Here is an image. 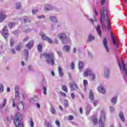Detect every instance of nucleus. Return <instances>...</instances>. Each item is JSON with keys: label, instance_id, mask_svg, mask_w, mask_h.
<instances>
[{"label": "nucleus", "instance_id": "f257e3e1", "mask_svg": "<svg viewBox=\"0 0 127 127\" xmlns=\"http://www.w3.org/2000/svg\"><path fill=\"white\" fill-rule=\"evenodd\" d=\"M100 12L101 15V17L100 18V21L101 22L102 28L104 31H106L107 30V29L106 28V25H105V23L103 22V15L105 22H107V23H108L107 28V30H108V31H110L111 33V39L113 43V45L115 46V47L116 48H119L120 47L119 46V44H120V42L116 41V40H115V38L114 37V34L112 33V31L111 30V20L108 19V11H107V7H103L102 11V10H101Z\"/></svg>", "mask_w": 127, "mask_h": 127}, {"label": "nucleus", "instance_id": "f03ea898", "mask_svg": "<svg viewBox=\"0 0 127 127\" xmlns=\"http://www.w3.org/2000/svg\"><path fill=\"white\" fill-rule=\"evenodd\" d=\"M43 56L45 57L46 59V62L49 65H53L54 64V54L53 53H44L43 54Z\"/></svg>", "mask_w": 127, "mask_h": 127}, {"label": "nucleus", "instance_id": "7ed1b4c3", "mask_svg": "<svg viewBox=\"0 0 127 127\" xmlns=\"http://www.w3.org/2000/svg\"><path fill=\"white\" fill-rule=\"evenodd\" d=\"M22 120V116L20 114L18 113L14 120L15 126L16 127H24V124L21 122Z\"/></svg>", "mask_w": 127, "mask_h": 127}, {"label": "nucleus", "instance_id": "20e7f679", "mask_svg": "<svg viewBox=\"0 0 127 127\" xmlns=\"http://www.w3.org/2000/svg\"><path fill=\"white\" fill-rule=\"evenodd\" d=\"M39 34L42 39V40H44L45 41H47L50 43V44H52L53 43V41H52V40L50 39L48 36H46L45 34V33L43 32H40L39 33Z\"/></svg>", "mask_w": 127, "mask_h": 127}, {"label": "nucleus", "instance_id": "39448f33", "mask_svg": "<svg viewBox=\"0 0 127 127\" xmlns=\"http://www.w3.org/2000/svg\"><path fill=\"white\" fill-rule=\"evenodd\" d=\"M106 123V115L105 113H101V116L99 119V126L100 127H105V123Z\"/></svg>", "mask_w": 127, "mask_h": 127}, {"label": "nucleus", "instance_id": "423d86ee", "mask_svg": "<svg viewBox=\"0 0 127 127\" xmlns=\"http://www.w3.org/2000/svg\"><path fill=\"white\" fill-rule=\"evenodd\" d=\"M1 33L4 38H7V37H8V30H7V27L5 26L3 28V30L1 31Z\"/></svg>", "mask_w": 127, "mask_h": 127}, {"label": "nucleus", "instance_id": "0eeeda50", "mask_svg": "<svg viewBox=\"0 0 127 127\" xmlns=\"http://www.w3.org/2000/svg\"><path fill=\"white\" fill-rule=\"evenodd\" d=\"M103 44L105 49L107 51V53H109L110 52V49H109V47L108 46V40H107V38L104 37Z\"/></svg>", "mask_w": 127, "mask_h": 127}, {"label": "nucleus", "instance_id": "6e6552de", "mask_svg": "<svg viewBox=\"0 0 127 127\" xmlns=\"http://www.w3.org/2000/svg\"><path fill=\"white\" fill-rule=\"evenodd\" d=\"M45 9L46 11H51L54 9V6L49 4H46L45 5Z\"/></svg>", "mask_w": 127, "mask_h": 127}, {"label": "nucleus", "instance_id": "1a4fd4ad", "mask_svg": "<svg viewBox=\"0 0 127 127\" xmlns=\"http://www.w3.org/2000/svg\"><path fill=\"white\" fill-rule=\"evenodd\" d=\"M33 45H34V42H33V40H31L25 45V47H26L29 50H31V48L33 47Z\"/></svg>", "mask_w": 127, "mask_h": 127}, {"label": "nucleus", "instance_id": "9d476101", "mask_svg": "<svg viewBox=\"0 0 127 127\" xmlns=\"http://www.w3.org/2000/svg\"><path fill=\"white\" fill-rule=\"evenodd\" d=\"M119 117L122 123H125L126 122V118H125V114L123 111H120L119 113Z\"/></svg>", "mask_w": 127, "mask_h": 127}, {"label": "nucleus", "instance_id": "9b49d317", "mask_svg": "<svg viewBox=\"0 0 127 127\" xmlns=\"http://www.w3.org/2000/svg\"><path fill=\"white\" fill-rule=\"evenodd\" d=\"M92 73V70L90 69L87 68L84 72L83 75L84 77H88V76H90Z\"/></svg>", "mask_w": 127, "mask_h": 127}, {"label": "nucleus", "instance_id": "f8f14e48", "mask_svg": "<svg viewBox=\"0 0 127 127\" xmlns=\"http://www.w3.org/2000/svg\"><path fill=\"white\" fill-rule=\"evenodd\" d=\"M58 37L62 41V40L65 39V38L67 37V35L65 34V33H60L58 34Z\"/></svg>", "mask_w": 127, "mask_h": 127}, {"label": "nucleus", "instance_id": "ddd939ff", "mask_svg": "<svg viewBox=\"0 0 127 127\" xmlns=\"http://www.w3.org/2000/svg\"><path fill=\"white\" fill-rule=\"evenodd\" d=\"M104 76L107 79L110 77V69L109 68L104 69Z\"/></svg>", "mask_w": 127, "mask_h": 127}, {"label": "nucleus", "instance_id": "4468645a", "mask_svg": "<svg viewBox=\"0 0 127 127\" xmlns=\"http://www.w3.org/2000/svg\"><path fill=\"white\" fill-rule=\"evenodd\" d=\"M23 20L25 23H30L31 21V18L25 16H24Z\"/></svg>", "mask_w": 127, "mask_h": 127}, {"label": "nucleus", "instance_id": "2eb2a0df", "mask_svg": "<svg viewBox=\"0 0 127 127\" xmlns=\"http://www.w3.org/2000/svg\"><path fill=\"white\" fill-rule=\"evenodd\" d=\"M6 17H7V16L5 14H2V12L0 13V22H2L4 19H5Z\"/></svg>", "mask_w": 127, "mask_h": 127}, {"label": "nucleus", "instance_id": "dca6fc26", "mask_svg": "<svg viewBox=\"0 0 127 127\" xmlns=\"http://www.w3.org/2000/svg\"><path fill=\"white\" fill-rule=\"evenodd\" d=\"M24 54L25 56V61L27 62V60H28V56L29 55V52H28V50L25 49L24 50Z\"/></svg>", "mask_w": 127, "mask_h": 127}, {"label": "nucleus", "instance_id": "f3484780", "mask_svg": "<svg viewBox=\"0 0 127 127\" xmlns=\"http://www.w3.org/2000/svg\"><path fill=\"white\" fill-rule=\"evenodd\" d=\"M95 40V37L92 35V34H90L88 35V37L87 39V42H91V41H93Z\"/></svg>", "mask_w": 127, "mask_h": 127}, {"label": "nucleus", "instance_id": "a211bd4d", "mask_svg": "<svg viewBox=\"0 0 127 127\" xmlns=\"http://www.w3.org/2000/svg\"><path fill=\"white\" fill-rule=\"evenodd\" d=\"M96 29L99 36H102V30H101V26H100V25H98Z\"/></svg>", "mask_w": 127, "mask_h": 127}, {"label": "nucleus", "instance_id": "6ab92c4d", "mask_svg": "<svg viewBox=\"0 0 127 127\" xmlns=\"http://www.w3.org/2000/svg\"><path fill=\"white\" fill-rule=\"evenodd\" d=\"M17 110H19V111H23V110H24V106L21 103H19L17 107Z\"/></svg>", "mask_w": 127, "mask_h": 127}, {"label": "nucleus", "instance_id": "aec40b11", "mask_svg": "<svg viewBox=\"0 0 127 127\" xmlns=\"http://www.w3.org/2000/svg\"><path fill=\"white\" fill-rule=\"evenodd\" d=\"M70 89H71V91H74L75 87L76 88V89H78V86L77 85V84H76V83L74 84L73 83H70Z\"/></svg>", "mask_w": 127, "mask_h": 127}, {"label": "nucleus", "instance_id": "412c9836", "mask_svg": "<svg viewBox=\"0 0 127 127\" xmlns=\"http://www.w3.org/2000/svg\"><path fill=\"white\" fill-rule=\"evenodd\" d=\"M50 19L52 22L56 23L58 21L57 17L55 16H51L50 17Z\"/></svg>", "mask_w": 127, "mask_h": 127}, {"label": "nucleus", "instance_id": "4be33fe9", "mask_svg": "<svg viewBox=\"0 0 127 127\" xmlns=\"http://www.w3.org/2000/svg\"><path fill=\"white\" fill-rule=\"evenodd\" d=\"M122 63L123 65V71L125 72L126 77H127V68L126 67V64L124 63V61H122Z\"/></svg>", "mask_w": 127, "mask_h": 127}, {"label": "nucleus", "instance_id": "5701e85b", "mask_svg": "<svg viewBox=\"0 0 127 127\" xmlns=\"http://www.w3.org/2000/svg\"><path fill=\"white\" fill-rule=\"evenodd\" d=\"M98 90L99 92V93H101V94H105L106 93V90H105V88L103 86H99L98 88Z\"/></svg>", "mask_w": 127, "mask_h": 127}, {"label": "nucleus", "instance_id": "b1692460", "mask_svg": "<svg viewBox=\"0 0 127 127\" xmlns=\"http://www.w3.org/2000/svg\"><path fill=\"white\" fill-rule=\"evenodd\" d=\"M23 47V45H22V43H19L18 45H17L15 47V49L17 51H20V50H21V48H22Z\"/></svg>", "mask_w": 127, "mask_h": 127}, {"label": "nucleus", "instance_id": "393cba45", "mask_svg": "<svg viewBox=\"0 0 127 127\" xmlns=\"http://www.w3.org/2000/svg\"><path fill=\"white\" fill-rule=\"evenodd\" d=\"M62 42L63 44H67V43H69V42H70V39H69V38H67V37H66L65 38H64L63 40H62Z\"/></svg>", "mask_w": 127, "mask_h": 127}, {"label": "nucleus", "instance_id": "a878e982", "mask_svg": "<svg viewBox=\"0 0 127 127\" xmlns=\"http://www.w3.org/2000/svg\"><path fill=\"white\" fill-rule=\"evenodd\" d=\"M58 71L60 77H63V76L64 75V72H63V70H62V67H61V66H59Z\"/></svg>", "mask_w": 127, "mask_h": 127}, {"label": "nucleus", "instance_id": "bb28decb", "mask_svg": "<svg viewBox=\"0 0 127 127\" xmlns=\"http://www.w3.org/2000/svg\"><path fill=\"white\" fill-rule=\"evenodd\" d=\"M71 50V47L69 46L66 45L64 47V51L66 52H70Z\"/></svg>", "mask_w": 127, "mask_h": 127}, {"label": "nucleus", "instance_id": "cd10ccee", "mask_svg": "<svg viewBox=\"0 0 127 127\" xmlns=\"http://www.w3.org/2000/svg\"><path fill=\"white\" fill-rule=\"evenodd\" d=\"M117 101H118V99H117V97H113L111 99V103H112V105H113V106H115V105H116V104H117Z\"/></svg>", "mask_w": 127, "mask_h": 127}, {"label": "nucleus", "instance_id": "c85d7f7f", "mask_svg": "<svg viewBox=\"0 0 127 127\" xmlns=\"http://www.w3.org/2000/svg\"><path fill=\"white\" fill-rule=\"evenodd\" d=\"M89 99L91 101H94V93L92 90H90L89 92Z\"/></svg>", "mask_w": 127, "mask_h": 127}, {"label": "nucleus", "instance_id": "c756f323", "mask_svg": "<svg viewBox=\"0 0 127 127\" xmlns=\"http://www.w3.org/2000/svg\"><path fill=\"white\" fill-rule=\"evenodd\" d=\"M15 99L18 97H19V94L18 93V87L17 86L15 87Z\"/></svg>", "mask_w": 127, "mask_h": 127}, {"label": "nucleus", "instance_id": "7c9ffc66", "mask_svg": "<svg viewBox=\"0 0 127 127\" xmlns=\"http://www.w3.org/2000/svg\"><path fill=\"white\" fill-rule=\"evenodd\" d=\"M84 65V64H83V62H79L78 63V67L80 71H83V66Z\"/></svg>", "mask_w": 127, "mask_h": 127}, {"label": "nucleus", "instance_id": "2f4dec72", "mask_svg": "<svg viewBox=\"0 0 127 127\" xmlns=\"http://www.w3.org/2000/svg\"><path fill=\"white\" fill-rule=\"evenodd\" d=\"M21 8V3L20 2L16 3V9H20Z\"/></svg>", "mask_w": 127, "mask_h": 127}, {"label": "nucleus", "instance_id": "473e14b6", "mask_svg": "<svg viewBox=\"0 0 127 127\" xmlns=\"http://www.w3.org/2000/svg\"><path fill=\"white\" fill-rule=\"evenodd\" d=\"M6 104V99H4L3 103L2 105L0 106V109H3V107H5Z\"/></svg>", "mask_w": 127, "mask_h": 127}, {"label": "nucleus", "instance_id": "72a5a7b5", "mask_svg": "<svg viewBox=\"0 0 127 127\" xmlns=\"http://www.w3.org/2000/svg\"><path fill=\"white\" fill-rule=\"evenodd\" d=\"M62 89L63 90V91L65 92V93H68V88H67V86H66V85L63 86Z\"/></svg>", "mask_w": 127, "mask_h": 127}, {"label": "nucleus", "instance_id": "f704fd0d", "mask_svg": "<svg viewBox=\"0 0 127 127\" xmlns=\"http://www.w3.org/2000/svg\"><path fill=\"white\" fill-rule=\"evenodd\" d=\"M15 25V22H9L8 23V26L9 27H12V26H14Z\"/></svg>", "mask_w": 127, "mask_h": 127}, {"label": "nucleus", "instance_id": "c9c22d12", "mask_svg": "<svg viewBox=\"0 0 127 127\" xmlns=\"http://www.w3.org/2000/svg\"><path fill=\"white\" fill-rule=\"evenodd\" d=\"M38 50L40 51V52H42V45L41 44H39L38 45Z\"/></svg>", "mask_w": 127, "mask_h": 127}, {"label": "nucleus", "instance_id": "e433bc0d", "mask_svg": "<svg viewBox=\"0 0 127 127\" xmlns=\"http://www.w3.org/2000/svg\"><path fill=\"white\" fill-rule=\"evenodd\" d=\"M51 112L53 114V115H55V114H56V110H55L54 109V107H52L51 108Z\"/></svg>", "mask_w": 127, "mask_h": 127}, {"label": "nucleus", "instance_id": "4c0bfd02", "mask_svg": "<svg viewBox=\"0 0 127 127\" xmlns=\"http://www.w3.org/2000/svg\"><path fill=\"white\" fill-rule=\"evenodd\" d=\"M43 94H44L45 95H46V94H47V88H46V87L43 86Z\"/></svg>", "mask_w": 127, "mask_h": 127}, {"label": "nucleus", "instance_id": "58836bf2", "mask_svg": "<svg viewBox=\"0 0 127 127\" xmlns=\"http://www.w3.org/2000/svg\"><path fill=\"white\" fill-rule=\"evenodd\" d=\"M90 76H92V80L94 81L95 79H96V74L92 72Z\"/></svg>", "mask_w": 127, "mask_h": 127}, {"label": "nucleus", "instance_id": "ea45409f", "mask_svg": "<svg viewBox=\"0 0 127 127\" xmlns=\"http://www.w3.org/2000/svg\"><path fill=\"white\" fill-rule=\"evenodd\" d=\"M10 43L11 47H12V46H13V45H14V40L13 39H11Z\"/></svg>", "mask_w": 127, "mask_h": 127}, {"label": "nucleus", "instance_id": "a19ab883", "mask_svg": "<svg viewBox=\"0 0 127 127\" xmlns=\"http://www.w3.org/2000/svg\"><path fill=\"white\" fill-rule=\"evenodd\" d=\"M3 92V85L2 84H0V93Z\"/></svg>", "mask_w": 127, "mask_h": 127}, {"label": "nucleus", "instance_id": "79ce46f5", "mask_svg": "<svg viewBox=\"0 0 127 127\" xmlns=\"http://www.w3.org/2000/svg\"><path fill=\"white\" fill-rule=\"evenodd\" d=\"M110 110L111 113H114V112H115V107H114V106H110Z\"/></svg>", "mask_w": 127, "mask_h": 127}, {"label": "nucleus", "instance_id": "37998d69", "mask_svg": "<svg viewBox=\"0 0 127 127\" xmlns=\"http://www.w3.org/2000/svg\"><path fill=\"white\" fill-rule=\"evenodd\" d=\"M64 106H65V107H68V106H69L68 101L67 100L64 101Z\"/></svg>", "mask_w": 127, "mask_h": 127}, {"label": "nucleus", "instance_id": "c03bdc74", "mask_svg": "<svg viewBox=\"0 0 127 127\" xmlns=\"http://www.w3.org/2000/svg\"><path fill=\"white\" fill-rule=\"evenodd\" d=\"M28 40H29V37H26L23 39V42H26V41H28Z\"/></svg>", "mask_w": 127, "mask_h": 127}, {"label": "nucleus", "instance_id": "a18cd8bd", "mask_svg": "<svg viewBox=\"0 0 127 127\" xmlns=\"http://www.w3.org/2000/svg\"><path fill=\"white\" fill-rule=\"evenodd\" d=\"M73 119H74V116H73L72 115H70L68 119V121H73Z\"/></svg>", "mask_w": 127, "mask_h": 127}, {"label": "nucleus", "instance_id": "49530a36", "mask_svg": "<svg viewBox=\"0 0 127 127\" xmlns=\"http://www.w3.org/2000/svg\"><path fill=\"white\" fill-rule=\"evenodd\" d=\"M56 125L58 126V127H60V122L59 120H57L56 121Z\"/></svg>", "mask_w": 127, "mask_h": 127}, {"label": "nucleus", "instance_id": "de8ad7c7", "mask_svg": "<svg viewBox=\"0 0 127 127\" xmlns=\"http://www.w3.org/2000/svg\"><path fill=\"white\" fill-rule=\"evenodd\" d=\"M57 53L58 54V56L60 57H62V52H60L59 51H57Z\"/></svg>", "mask_w": 127, "mask_h": 127}, {"label": "nucleus", "instance_id": "09e8293b", "mask_svg": "<svg viewBox=\"0 0 127 127\" xmlns=\"http://www.w3.org/2000/svg\"><path fill=\"white\" fill-rule=\"evenodd\" d=\"M10 52L11 53H12L13 54H15V53H16V52H15V50H14V49H11Z\"/></svg>", "mask_w": 127, "mask_h": 127}, {"label": "nucleus", "instance_id": "8fccbe9b", "mask_svg": "<svg viewBox=\"0 0 127 127\" xmlns=\"http://www.w3.org/2000/svg\"><path fill=\"white\" fill-rule=\"evenodd\" d=\"M30 126L31 127H34V123L33 122V121L31 119L30 120Z\"/></svg>", "mask_w": 127, "mask_h": 127}, {"label": "nucleus", "instance_id": "3c124183", "mask_svg": "<svg viewBox=\"0 0 127 127\" xmlns=\"http://www.w3.org/2000/svg\"><path fill=\"white\" fill-rule=\"evenodd\" d=\"M88 56L91 59L94 57V56H93V54H92V53L90 52H88Z\"/></svg>", "mask_w": 127, "mask_h": 127}, {"label": "nucleus", "instance_id": "603ef678", "mask_svg": "<svg viewBox=\"0 0 127 127\" xmlns=\"http://www.w3.org/2000/svg\"><path fill=\"white\" fill-rule=\"evenodd\" d=\"M93 123L94 125H97V124H98V120H97L96 118H94L93 119Z\"/></svg>", "mask_w": 127, "mask_h": 127}, {"label": "nucleus", "instance_id": "864d4df0", "mask_svg": "<svg viewBox=\"0 0 127 127\" xmlns=\"http://www.w3.org/2000/svg\"><path fill=\"white\" fill-rule=\"evenodd\" d=\"M28 69L29 71H33V68H32V66L31 65H29Z\"/></svg>", "mask_w": 127, "mask_h": 127}, {"label": "nucleus", "instance_id": "5fc2aeb1", "mask_svg": "<svg viewBox=\"0 0 127 127\" xmlns=\"http://www.w3.org/2000/svg\"><path fill=\"white\" fill-rule=\"evenodd\" d=\"M35 101H36V97L32 98L31 100H30V102L34 103V102H35Z\"/></svg>", "mask_w": 127, "mask_h": 127}, {"label": "nucleus", "instance_id": "6e6d98bb", "mask_svg": "<svg viewBox=\"0 0 127 127\" xmlns=\"http://www.w3.org/2000/svg\"><path fill=\"white\" fill-rule=\"evenodd\" d=\"M45 18V16H44V15H41L38 16V18H39L40 19H41L42 18Z\"/></svg>", "mask_w": 127, "mask_h": 127}, {"label": "nucleus", "instance_id": "4d7b16f0", "mask_svg": "<svg viewBox=\"0 0 127 127\" xmlns=\"http://www.w3.org/2000/svg\"><path fill=\"white\" fill-rule=\"evenodd\" d=\"M75 67V64H74V63L71 62V68L72 69H74V67Z\"/></svg>", "mask_w": 127, "mask_h": 127}, {"label": "nucleus", "instance_id": "13d9d810", "mask_svg": "<svg viewBox=\"0 0 127 127\" xmlns=\"http://www.w3.org/2000/svg\"><path fill=\"white\" fill-rule=\"evenodd\" d=\"M14 35H16V36H17V35H18V31L17 30H15L14 32H13Z\"/></svg>", "mask_w": 127, "mask_h": 127}, {"label": "nucleus", "instance_id": "bf43d9fd", "mask_svg": "<svg viewBox=\"0 0 127 127\" xmlns=\"http://www.w3.org/2000/svg\"><path fill=\"white\" fill-rule=\"evenodd\" d=\"M38 10H35V9H33L32 10V13L33 14H35L37 12H38Z\"/></svg>", "mask_w": 127, "mask_h": 127}, {"label": "nucleus", "instance_id": "052dcab7", "mask_svg": "<svg viewBox=\"0 0 127 127\" xmlns=\"http://www.w3.org/2000/svg\"><path fill=\"white\" fill-rule=\"evenodd\" d=\"M83 84H84V86H86V85H88V81L84 80L83 81Z\"/></svg>", "mask_w": 127, "mask_h": 127}, {"label": "nucleus", "instance_id": "680f3d73", "mask_svg": "<svg viewBox=\"0 0 127 127\" xmlns=\"http://www.w3.org/2000/svg\"><path fill=\"white\" fill-rule=\"evenodd\" d=\"M71 97L73 100H74V99H75V94H74V93H71Z\"/></svg>", "mask_w": 127, "mask_h": 127}, {"label": "nucleus", "instance_id": "e2e57ef3", "mask_svg": "<svg viewBox=\"0 0 127 127\" xmlns=\"http://www.w3.org/2000/svg\"><path fill=\"white\" fill-rule=\"evenodd\" d=\"M61 95L63 96V97H66V93L63 92H61Z\"/></svg>", "mask_w": 127, "mask_h": 127}, {"label": "nucleus", "instance_id": "0e129e2a", "mask_svg": "<svg viewBox=\"0 0 127 127\" xmlns=\"http://www.w3.org/2000/svg\"><path fill=\"white\" fill-rule=\"evenodd\" d=\"M12 106L13 108H14V107H15V101L14 100V99H12Z\"/></svg>", "mask_w": 127, "mask_h": 127}, {"label": "nucleus", "instance_id": "69168bd1", "mask_svg": "<svg viewBox=\"0 0 127 127\" xmlns=\"http://www.w3.org/2000/svg\"><path fill=\"white\" fill-rule=\"evenodd\" d=\"M31 30L29 28L26 29L25 30H24V32H28V31H30Z\"/></svg>", "mask_w": 127, "mask_h": 127}, {"label": "nucleus", "instance_id": "338daca9", "mask_svg": "<svg viewBox=\"0 0 127 127\" xmlns=\"http://www.w3.org/2000/svg\"><path fill=\"white\" fill-rule=\"evenodd\" d=\"M105 0H102L101 1V4L102 5H104V4H105Z\"/></svg>", "mask_w": 127, "mask_h": 127}, {"label": "nucleus", "instance_id": "774afa93", "mask_svg": "<svg viewBox=\"0 0 127 127\" xmlns=\"http://www.w3.org/2000/svg\"><path fill=\"white\" fill-rule=\"evenodd\" d=\"M47 127H53V126H52V125H51V124H50V123H47Z\"/></svg>", "mask_w": 127, "mask_h": 127}]
</instances>
